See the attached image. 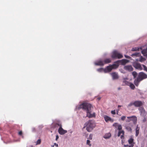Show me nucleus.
<instances>
[{
  "label": "nucleus",
  "instance_id": "16",
  "mask_svg": "<svg viewBox=\"0 0 147 147\" xmlns=\"http://www.w3.org/2000/svg\"><path fill=\"white\" fill-rule=\"evenodd\" d=\"M127 118L130 119V120H132L134 122H136L137 121V117L134 116H133L130 117H127Z\"/></svg>",
  "mask_w": 147,
  "mask_h": 147
},
{
  "label": "nucleus",
  "instance_id": "20",
  "mask_svg": "<svg viewBox=\"0 0 147 147\" xmlns=\"http://www.w3.org/2000/svg\"><path fill=\"white\" fill-rule=\"evenodd\" d=\"M140 58H139V61L141 62H143L144 61H145L146 60V59L142 57V56H141L140 55Z\"/></svg>",
  "mask_w": 147,
  "mask_h": 147
},
{
  "label": "nucleus",
  "instance_id": "50",
  "mask_svg": "<svg viewBox=\"0 0 147 147\" xmlns=\"http://www.w3.org/2000/svg\"><path fill=\"white\" fill-rule=\"evenodd\" d=\"M126 83H125L126 84H127L128 83V82H125Z\"/></svg>",
  "mask_w": 147,
  "mask_h": 147
},
{
  "label": "nucleus",
  "instance_id": "12",
  "mask_svg": "<svg viewBox=\"0 0 147 147\" xmlns=\"http://www.w3.org/2000/svg\"><path fill=\"white\" fill-rule=\"evenodd\" d=\"M111 74L113 80L117 79L119 78V76L117 73L113 72L111 73Z\"/></svg>",
  "mask_w": 147,
  "mask_h": 147
},
{
  "label": "nucleus",
  "instance_id": "27",
  "mask_svg": "<svg viewBox=\"0 0 147 147\" xmlns=\"http://www.w3.org/2000/svg\"><path fill=\"white\" fill-rule=\"evenodd\" d=\"M36 145H37L41 143V140L40 139H38L36 142Z\"/></svg>",
  "mask_w": 147,
  "mask_h": 147
},
{
  "label": "nucleus",
  "instance_id": "51",
  "mask_svg": "<svg viewBox=\"0 0 147 147\" xmlns=\"http://www.w3.org/2000/svg\"><path fill=\"white\" fill-rule=\"evenodd\" d=\"M98 98V100H100V97Z\"/></svg>",
  "mask_w": 147,
  "mask_h": 147
},
{
  "label": "nucleus",
  "instance_id": "21",
  "mask_svg": "<svg viewBox=\"0 0 147 147\" xmlns=\"http://www.w3.org/2000/svg\"><path fill=\"white\" fill-rule=\"evenodd\" d=\"M105 64L109 63L111 62V61L110 59L107 58L105 59L104 61Z\"/></svg>",
  "mask_w": 147,
  "mask_h": 147
},
{
  "label": "nucleus",
  "instance_id": "9",
  "mask_svg": "<svg viewBox=\"0 0 147 147\" xmlns=\"http://www.w3.org/2000/svg\"><path fill=\"white\" fill-rule=\"evenodd\" d=\"M58 132L61 135H63L67 132V131L63 129L62 127V126L60 127L58 129Z\"/></svg>",
  "mask_w": 147,
  "mask_h": 147
},
{
  "label": "nucleus",
  "instance_id": "2",
  "mask_svg": "<svg viewBox=\"0 0 147 147\" xmlns=\"http://www.w3.org/2000/svg\"><path fill=\"white\" fill-rule=\"evenodd\" d=\"M147 78V75L143 72H140L137 78L134 81V83L137 86H138L140 82Z\"/></svg>",
  "mask_w": 147,
  "mask_h": 147
},
{
  "label": "nucleus",
  "instance_id": "39",
  "mask_svg": "<svg viewBox=\"0 0 147 147\" xmlns=\"http://www.w3.org/2000/svg\"><path fill=\"white\" fill-rule=\"evenodd\" d=\"M54 146H55L56 147H58V145L56 143H54V145L52 146V147H54Z\"/></svg>",
  "mask_w": 147,
  "mask_h": 147
},
{
  "label": "nucleus",
  "instance_id": "33",
  "mask_svg": "<svg viewBox=\"0 0 147 147\" xmlns=\"http://www.w3.org/2000/svg\"><path fill=\"white\" fill-rule=\"evenodd\" d=\"M126 118V117L125 116H123L121 118V119L122 121H124L125 120Z\"/></svg>",
  "mask_w": 147,
  "mask_h": 147
},
{
  "label": "nucleus",
  "instance_id": "18",
  "mask_svg": "<svg viewBox=\"0 0 147 147\" xmlns=\"http://www.w3.org/2000/svg\"><path fill=\"white\" fill-rule=\"evenodd\" d=\"M111 136V134L110 133L106 134L103 136V138L106 139H109Z\"/></svg>",
  "mask_w": 147,
  "mask_h": 147
},
{
  "label": "nucleus",
  "instance_id": "3",
  "mask_svg": "<svg viewBox=\"0 0 147 147\" xmlns=\"http://www.w3.org/2000/svg\"><path fill=\"white\" fill-rule=\"evenodd\" d=\"M86 127V129L88 132H90L94 128L95 124L94 122L91 120H90L85 124Z\"/></svg>",
  "mask_w": 147,
  "mask_h": 147
},
{
  "label": "nucleus",
  "instance_id": "25",
  "mask_svg": "<svg viewBox=\"0 0 147 147\" xmlns=\"http://www.w3.org/2000/svg\"><path fill=\"white\" fill-rule=\"evenodd\" d=\"M104 70L103 68H100L97 69V71L99 72H102L103 71L104 72Z\"/></svg>",
  "mask_w": 147,
  "mask_h": 147
},
{
  "label": "nucleus",
  "instance_id": "17",
  "mask_svg": "<svg viewBox=\"0 0 147 147\" xmlns=\"http://www.w3.org/2000/svg\"><path fill=\"white\" fill-rule=\"evenodd\" d=\"M121 62V64L123 65H125L127 63L129 62V61L128 60L126 59H123L119 61Z\"/></svg>",
  "mask_w": 147,
  "mask_h": 147
},
{
  "label": "nucleus",
  "instance_id": "38",
  "mask_svg": "<svg viewBox=\"0 0 147 147\" xmlns=\"http://www.w3.org/2000/svg\"><path fill=\"white\" fill-rule=\"evenodd\" d=\"M125 57L126 58L129 59H131V57H129V56H127V55H125Z\"/></svg>",
  "mask_w": 147,
  "mask_h": 147
},
{
  "label": "nucleus",
  "instance_id": "45",
  "mask_svg": "<svg viewBox=\"0 0 147 147\" xmlns=\"http://www.w3.org/2000/svg\"><path fill=\"white\" fill-rule=\"evenodd\" d=\"M18 134L19 135H21L22 134V131H20L19 132Z\"/></svg>",
  "mask_w": 147,
  "mask_h": 147
},
{
  "label": "nucleus",
  "instance_id": "31",
  "mask_svg": "<svg viewBox=\"0 0 147 147\" xmlns=\"http://www.w3.org/2000/svg\"><path fill=\"white\" fill-rule=\"evenodd\" d=\"M90 141L88 140H87V142H86V144L87 145H89L90 146L91 145V144H90Z\"/></svg>",
  "mask_w": 147,
  "mask_h": 147
},
{
  "label": "nucleus",
  "instance_id": "49",
  "mask_svg": "<svg viewBox=\"0 0 147 147\" xmlns=\"http://www.w3.org/2000/svg\"><path fill=\"white\" fill-rule=\"evenodd\" d=\"M139 59L138 60V59H136V61H139Z\"/></svg>",
  "mask_w": 147,
  "mask_h": 147
},
{
  "label": "nucleus",
  "instance_id": "1",
  "mask_svg": "<svg viewBox=\"0 0 147 147\" xmlns=\"http://www.w3.org/2000/svg\"><path fill=\"white\" fill-rule=\"evenodd\" d=\"M76 108L78 109H82L86 111L87 115L86 116L89 118L94 117L95 116V113H91L92 109H93L92 105L88 103H83L76 107Z\"/></svg>",
  "mask_w": 147,
  "mask_h": 147
},
{
  "label": "nucleus",
  "instance_id": "37",
  "mask_svg": "<svg viewBox=\"0 0 147 147\" xmlns=\"http://www.w3.org/2000/svg\"><path fill=\"white\" fill-rule=\"evenodd\" d=\"M124 147H133V146H131L130 145H124Z\"/></svg>",
  "mask_w": 147,
  "mask_h": 147
},
{
  "label": "nucleus",
  "instance_id": "22",
  "mask_svg": "<svg viewBox=\"0 0 147 147\" xmlns=\"http://www.w3.org/2000/svg\"><path fill=\"white\" fill-rule=\"evenodd\" d=\"M113 69H115L117 68L119 66V65L118 64H113L112 65Z\"/></svg>",
  "mask_w": 147,
  "mask_h": 147
},
{
  "label": "nucleus",
  "instance_id": "8",
  "mask_svg": "<svg viewBox=\"0 0 147 147\" xmlns=\"http://www.w3.org/2000/svg\"><path fill=\"white\" fill-rule=\"evenodd\" d=\"M128 142L130 145L133 146L135 144L134 142V139L133 136H131L129 138L128 140Z\"/></svg>",
  "mask_w": 147,
  "mask_h": 147
},
{
  "label": "nucleus",
  "instance_id": "10",
  "mask_svg": "<svg viewBox=\"0 0 147 147\" xmlns=\"http://www.w3.org/2000/svg\"><path fill=\"white\" fill-rule=\"evenodd\" d=\"M113 69L111 65L107 66L104 70L105 73H107L111 71Z\"/></svg>",
  "mask_w": 147,
  "mask_h": 147
},
{
  "label": "nucleus",
  "instance_id": "43",
  "mask_svg": "<svg viewBox=\"0 0 147 147\" xmlns=\"http://www.w3.org/2000/svg\"><path fill=\"white\" fill-rule=\"evenodd\" d=\"M32 131L33 132L35 131V128L34 127H33L32 129Z\"/></svg>",
  "mask_w": 147,
  "mask_h": 147
},
{
  "label": "nucleus",
  "instance_id": "34",
  "mask_svg": "<svg viewBox=\"0 0 147 147\" xmlns=\"http://www.w3.org/2000/svg\"><path fill=\"white\" fill-rule=\"evenodd\" d=\"M92 135L91 134H90L89 136V138L90 140H92Z\"/></svg>",
  "mask_w": 147,
  "mask_h": 147
},
{
  "label": "nucleus",
  "instance_id": "40",
  "mask_svg": "<svg viewBox=\"0 0 147 147\" xmlns=\"http://www.w3.org/2000/svg\"><path fill=\"white\" fill-rule=\"evenodd\" d=\"M111 113L113 115H115V110L112 111H111Z\"/></svg>",
  "mask_w": 147,
  "mask_h": 147
},
{
  "label": "nucleus",
  "instance_id": "24",
  "mask_svg": "<svg viewBox=\"0 0 147 147\" xmlns=\"http://www.w3.org/2000/svg\"><path fill=\"white\" fill-rule=\"evenodd\" d=\"M132 74L134 76V78H135L137 76V73L135 71H134L132 72Z\"/></svg>",
  "mask_w": 147,
  "mask_h": 147
},
{
  "label": "nucleus",
  "instance_id": "7",
  "mask_svg": "<svg viewBox=\"0 0 147 147\" xmlns=\"http://www.w3.org/2000/svg\"><path fill=\"white\" fill-rule=\"evenodd\" d=\"M133 65L135 68L139 70H141L143 69L141 64L136 62L133 63Z\"/></svg>",
  "mask_w": 147,
  "mask_h": 147
},
{
  "label": "nucleus",
  "instance_id": "36",
  "mask_svg": "<svg viewBox=\"0 0 147 147\" xmlns=\"http://www.w3.org/2000/svg\"><path fill=\"white\" fill-rule=\"evenodd\" d=\"M118 125V124L117 123H115L113 124V126H114L115 127H116Z\"/></svg>",
  "mask_w": 147,
  "mask_h": 147
},
{
  "label": "nucleus",
  "instance_id": "47",
  "mask_svg": "<svg viewBox=\"0 0 147 147\" xmlns=\"http://www.w3.org/2000/svg\"><path fill=\"white\" fill-rule=\"evenodd\" d=\"M58 125L59 126H60V127H61V126H62L61 124H58Z\"/></svg>",
  "mask_w": 147,
  "mask_h": 147
},
{
  "label": "nucleus",
  "instance_id": "26",
  "mask_svg": "<svg viewBox=\"0 0 147 147\" xmlns=\"http://www.w3.org/2000/svg\"><path fill=\"white\" fill-rule=\"evenodd\" d=\"M134 105V102H131L129 104H128L127 106V107H130L132 106V105Z\"/></svg>",
  "mask_w": 147,
  "mask_h": 147
},
{
  "label": "nucleus",
  "instance_id": "41",
  "mask_svg": "<svg viewBox=\"0 0 147 147\" xmlns=\"http://www.w3.org/2000/svg\"><path fill=\"white\" fill-rule=\"evenodd\" d=\"M140 129V128L138 126V125H137L136 128V130L139 131Z\"/></svg>",
  "mask_w": 147,
  "mask_h": 147
},
{
  "label": "nucleus",
  "instance_id": "53",
  "mask_svg": "<svg viewBox=\"0 0 147 147\" xmlns=\"http://www.w3.org/2000/svg\"><path fill=\"white\" fill-rule=\"evenodd\" d=\"M146 56V58H147V55Z\"/></svg>",
  "mask_w": 147,
  "mask_h": 147
},
{
  "label": "nucleus",
  "instance_id": "23",
  "mask_svg": "<svg viewBox=\"0 0 147 147\" xmlns=\"http://www.w3.org/2000/svg\"><path fill=\"white\" fill-rule=\"evenodd\" d=\"M129 86L130 87L131 89H134L135 88V86L133 84L131 83H129Z\"/></svg>",
  "mask_w": 147,
  "mask_h": 147
},
{
  "label": "nucleus",
  "instance_id": "44",
  "mask_svg": "<svg viewBox=\"0 0 147 147\" xmlns=\"http://www.w3.org/2000/svg\"><path fill=\"white\" fill-rule=\"evenodd\" d=\"M137 50V49H134V48H133V49H132V51H136Z\"/></svg>",
  "mask_w": 147,
  "mask_h": 147
},
{
  "label": "nucleus",
  "instance_id": "48",
  "mask_svg": "<svg viewBox=\"0 0 147 147\" xmlns=\"http://www.w3.org/2000/svg\"><path fill=\"white\" fill-rule=\"evenodd\" d=\"M121 107V105H119L118 106V108H119V107Z\"/></svg>",
  "mask_w": 147,
  "mask_h": 147
},
{
  "label": "nucleus",
  "instance_id": "28",
  "mask_svg": "<svg viewBox=\"0 0 147 147\" xmlns=\"http://www.w3.org/2000/svg\"><path fill=\"white\" fill-rule=\"evenodd\" d=\"M122 127L121 125H119L118 126V129L120 130L121 131V130L122 129Z\"/></svg>",
  "mask_w": 147,
  "mask_h": 147
},
{
  "label": "nucleus",
  "instance_id": "29",
  "mask_svg": "<svg viewBox=\"0 0 147 147\" xmlns=\"http://www.w3.org/2000/svg\"><path fill=\"white\" fill-rule=\"evenodd\" d=\"M126 129L127 130L129 131H131L132 130L131 128L127 126L125 127Z\"/></svg>",
  "mask_w": 147,
  "mask_h": 147
},
{
  "label": "nucleus",
  "instance_id": "6",
  "mask_svg": "<svg viewBox=\"0 0 147 147\" xmlns=\"http://www.w3.org/2000/svg\"><path fill=\"white\" fill-rule=\"evenodd\" d=\"M144 102L140 100H136L134 102V106L136 107H140L143 106Z\"/></svg>",
  "mask_w": 147,
  "mask_h": 147
},
{
  "label": "nucleus",
  "instance_id": "52",
  "mask_svg": "<svg viewBox=\"0 0 147 147\" xmlns=\"http://www.w3.org/2000/svg\"><path fill=\"white\" fill-rule=\"evenodd\" d=\"M125 79H123V82H125Z\"/></svg>",
  "mask_w": 147,
  "mask_h": 147
},
{
  "label": "nucleus",
  "instance_id": "55",
  "mask_svg": "<svg viewBox=\"0 0 147 147\" xmlns=\"http://www.w3.org/2000/svg\"><path fill=\"white\" fill-rule=\"evenodd\" d=\"M146 137H147V135H146Z\"/></svg>",
  "mask_w": 147,
  "mask_h": 147
},
{
  "label": "nucleus",
  "instance_id": "14",
  "mask_svg": "<svg viewBox=\"0 0 147 147\" xmlns=\"http://www.w3.org/2000/svg\"><path fill=\"white\" fill-rule=\"evenodd\" d=\"M104 118L105 121L106 122H107L108 121H109L112 122H113V120L110 117L106 115L104 116Z\"/></svg>",
  "mask_w": 147,
  "mask_h": 147
},
{
  "label": "nucleus",
  "instance_id": "19",
  "mask_svg": "<svg viewBox=\"0 0 147 147\" xmlns=\"http://www.w3.org/2000/svg\"><path fill=\"white\" fill-rule=\"evenodd\" d=\"M140 53H135L131 54V56L133 57H137L140 56Z\"/></svg>",
  "mask_w": 147,
  "mask_h": 147
},
{
  "label": "nucleus",
  "instance_id": "11",
  "mask_svg": "<svg viewBox=\"0 0 147 147\" xmlns=\"http://www.w3.org/2000/svg\"><path fill=\"white\" fill-rule=\"evenodd\" d=\"M124 68L125 69L129 71H132L133 70V68L131 65H126L124 66Z\"/></svg>",
  "mask_w": 147,
  "mask_h": 147
},
{
  "label": "nucleus",
  "instance_id": "15",
  "mask_svg": "<svg viewBox=\"0 0 147 147\" xmlns=\"http://www.w3.org/2000/svg\"><path fill=\"white\" fill-rule=\"evenodd\" d=\"M124 131L123 130L119 131L118 134V136H119L121 134L122 135L121 136V139H123L124 138Z\"/></svg>",
  "mask_w": 147,
  "mask_h": 147
},
{
  "label": "nucleus",
  "instance_id": "54",
  "mask_svg": "<svg viewBox=\"0 0 147 147\" xmlns=\"http://www.w3.org/2000/svg\"><path fill=\"white\" fill-rule=\"evenodd\" d=\"M129 121H127V122H129Z\"/></svg>",
  "mask_w": 147,
  "mask_h": 147
},
{
  "label": "nucleus",
  "instance_id": "13",
  "mask_svg": "<svg viewBox=\"0 0 147 147\" xmlns=\"http://www.w3.org/2000/svg\"><path fill=\"white\" fill-rule=\"evenodd\" d=\"M94 64L96 65L103 66L105 63L104 61L100 60L98 61L97 62H95Z\"/></svg>",
  "mask_w": 147,
  "mask_h": 147
},
{
  "label": "nucleus",
  "instance_id": "46",
  "mask_svg": "<svg viewBox=\"0 0 147 147\" xmlns=\"http://www.w3.org/2000/svg\"><path fill=\"white\" fill-rule=\"evenodd\" d=\"M121 70H120V71H121V72H122V73H125V72H124L123 71H122Z\"/></svg>",
  "mask_w": 147,
  "mask_h": 147
},
{
  "label": "nucleus",
  "instance_id": "42",
  "mask_svg": "<svg viewBox=\"0 0 147 147\" xmlns=\"http://www.w3.org/2000/svg\"><path fill=\"white\" fill-rule=\"evenodd\" d=\"M59 138V137L58 135L56 136V140L57 141Z\"/></svg>",
  "mask_w": 147,
  "mask_h": 147
},
{
  "label": "nucleus",
  "instance_id": "32",
  "mask_svg": "<svg viewBox=\"0 0 147 147\" xmlns=\"http://www.w3.org/2000/svg\"><path fill=\"white\" fill-rule=\"evenodd\" d=\"M136 136H137L139 134V131L136 130Z\"/></svg>",
  "mask_w": 147,
  "mask_h": 147
},
{
  "label": "nucleus",
  "instance_id": "30",
  "mask_svg": "<svg viewBox=\"0 0 147 147\" xmlns=\"http://www.w3.org/2000/svg\"><path fill=\"white\" fill-rule=\"evenodd\" d=\"M142 66L144 67V70L146 71L147 72V67L144 65H142Z\"/></svg>",
  "mask_w": 147,
  "mask_h": 147
},
{
  "label": "nucleus",
  "instance_id": "5",
  "mask_svg": "<svg viewBox=\"0 0 147 147\" xmlns=\"http://www.w3.org/2000/svg\"><path fill=\"white\" fill-rule=\"evenodd\" d=\"M138 110L139 111L140 115L143 117H145L147 115L146 112L143 107H141L138 108Z\"/></svg>",
  "mask_w": 147,
  "mask_h": 147
},
{
  "label": "nucleus",
  "instance_id": "35",
  "mask_svg": "<svg viewBox=\"0 0 147 147\" xmlns=\"http://www.w3.org/2000/svg\"><path fill=\"white\" fill-rule=\"evenodd\" d=\"M144 117V119L142 120V121L143 122H145L146 121V118L145 117Z\"/></svg>",
  "mask_w": 147,
  "mask_h": 147
},
{
  "label": "nucleus",
  "instance_id": "4",
  "mask_svg": "<svg viewBox=\"0 0 147 147\" xmlns=\"http://www.w3.org/2000/svg\"><path fill=\"white\" fill-rule=\"evenodd\" d=\"M111 57L113 58H117L118 59H120L122 58L123 56L117 51H115L113 52Z\"/></svg>",
  "mask_w": 147,
  "mask_h": 147
}]
</instances>
